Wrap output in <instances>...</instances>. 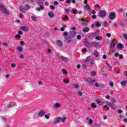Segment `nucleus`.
<instances>
[{
  "instance_id": "0e129e2a",
  "label": "nucleus",
  "mask_w": 127,
  "mask_h": 127,
  "mask_svg": "<svg viewBox=\"0 0 127 127\" xmlns=\"http://www.w3.org/2000/svg\"><path fill=\"white\" fill-rule=\"evenodd\" d=\"M111 102H112V103H116V99L112 98L111 100Z\"/></svg>"
},
{
  "instance_id": "f3484780",
  "label": "nucleus",
  "mask_w": 127,
  "mask_h": 127,
  "mask_svg": "<svg viewBox=\"0 0 127 127\" xmlns=\"http://www.w3.org/2000/svg\"><path fill=\"white\" fill-rule=\"evenodd\" d=\"M60 121H61V118L60 117H58V118H57L55 120V121L54 122V124H59V123L60 122Z\"/></svg>"
},
{
  "instance_id": "4468645a",
  "label": "nucleus",
  "mask_w": 127,
  "mask_h": 127,
  "mask_svg": "<svg viewBox=\"0 0 127 127\" xmlns=\"http://www.w3.org/2000/svg\"><path fill=\"white\" fill-rule=\"evenodd\" d=\"M56 43L58 46L60 47H62V45H63V44L62 43V42L60 40H57L56 41Z\"/></svg>"
},
{
  "instance_id": "8fccbe9b",
  "label": "nucleus",
  "mask_w": 127,
  "mask_h": 127,
  "mask_svg": "<svg viewBox=\"0 0 127 127\" xmlns=\"http://www.w3.org/2000/svg\"><path fill=\"white\" fill-rule=\"evenodd\" d=\"M92 124H93V120L92 119H89V124L92 125Z\"/></svg>"
},
{
  "instance_id": "09e8293b",
  "label": "nucleus",
  "mask_w": 127,
  "mask_h": 127,
  "mask_svg": "<svg viewBox=\"0 0 127 127\" xmlns=\"http://www.w3.org/2000/svg\"><path fill=\"white\" fill-rule=\"evenodd\" d=\"M63 35L64 36H68V33L67 32H64L63 33Z\"/></svg>"
},
{
  "instance_id": "cd10ccee",
  "label": "nucleus",
  "mask_w": 127,
  "mask_h": 127,
  "mask_svg": "<svg viewBox=\"0 0 127 127\" xmlns=\"http://www.w3.org/2000/svg\"><path fill=\"white\" fill-rule=\"evenodd\" d=\"M95 57H99V52L97 51H95L93 53Z\"/></svg>"
},
{
  "instance_id": "dca6fc26",
  "label": "nucleus",
  "mask_w": 127,
  "mask_h": 127,
  "mask_svg": "<svg viewBox=\"0 0 127 127\" xmlns=\"http://www.w3.org/2000/svg\"><path fill=\"white\" fill-rule=\"evenodd\" d=\"M0 9H1V10H5V9H6V8H5V7H4V5H3L2 4V3H0Z\"/></svg>"
},
{
  "instance_id": "774afa93",
  "label": "nucleus",
  "mask_w": 127,
  "mask_h": 127,
  "mask_svg": "<svg viewBox=\"0 0 127 127\" xmlns=\"http://www.w3.org/2000/svg\"><path fill=\"white\" fill-rule=\"evenodd\" d=\"M123 122H124V123H127V118H124V119H123Z\"/></svg>"
},
{
  "instance_id": "39448f33",
  "label": "nucleus",
  "mask_w": 127,
  "mask_h": 127,
  "mask_svg": "<svg viewBox=\"0 0 127 127\" xmlns=\"http://www.w3.org/2000/svg\"><path fill=\"white\" fill-rule=\"evenodd\" d=\"M38 4H39V5H41L39 8H37V10H38V11H40V10L44 9V7L42 6L43 5V1H38Z\"/></svg>"
},
{
  "instance_id": "bb28decb",
  "label": "nucleus",
  "mask_w": 127,
  "mask_h": 127,
  "mask_svg": "<svg viewBox=\"0 0 127 127\" xmlns=\"http://www.w3.org/2000/svg\"><path fill=\"white\" fill-rule=\"evenodd\" d=\"M90 75L94 77V76H96V75H97V72L95 71H92L90 72Z\"/></svg>"
},
{
  "instance_id": "603ef678",
  "label": "nucleus",
  "mask_w": 127,
  "mask_h": 127,
  "mask_svg": "<svg viewBox=\"0 0 127 127\" xmlns=\"http://www.w3.org/2000/svg\"><path fill=\"white\" fill-rule=\"evenodd\" d=\"M63 72L64 73V74H67L68 73V71H67V70L63 69Z\"/></svg>"
},
{
  "instance_id": "a878e982",
  "label": "nucleus",
  "mask_w": 127,
  "mask_h": 127,
  "mask_svg": "<svg viewBox=\"0 0 127 127\" xmlns=\"http://www.w3.org/2000/svg\"><path fill=\"white\" fill-rule=\"evenodd\" d=\"M1 120L3 123H6V122H7L8 121V119L4 117H1Z\"/></svg>"
},
{
  "instance_id": "393cba45",
  "label": "nucleus",
  "mask_w": 127,
  "mask_h": 127,
  "mask_svg": "<svg viewBox=\"0 0 127 127\" xmlns=\"http://www.w3.org/2000/svg\"><path fill=\"white\" fill-rule=\"evenodd\" d=\"M124 44L122 43H119L118 45L117 46V48H124Z\"/></svg>"
},
{
  "instance_id": "9b49d317",
  "label": "nucleus",
  "mask_w": 127,
  "mask_h": 127,
  "mask_svg": "<svg viewBox=\"0 0 127 127\" xmlns=\"http://www.w3.org/2000/svg\"><path fill=\"white\" fill-rule=\"evenodd\" d=\"M54 108L55 109H59V108H61V103H57L54 105Z\"/></svg>"
},
{
  "instance_id": "f704fd0d",
  "label": "nucleus",
  "mask_w": 127,
  "mask_h": 127,
  "mask_svg": "<svg viewBox=\"0 0 127 127\" xmlns=\"http://www.w3.org/2000/svg\"><path fill=\"white\" fill-rule=\"evenodd\" d=\"M31 19L33 20V21H36L37 18L35 16H32Z\"/></svg>"
},
{
  "instance_id": "b1692460",
  "label": "nucleus",
  "mask_w": 127,
  "mask_h": 127,
  "mask_svg": "<svg viewBox=\"0 0 127 127\" xmlns=\"http://www.w3.org/2000/svg\"><path fill=\"white\" fill-rule=\"evenodd\" d=\"M111 47H115L116 46V41H113L111 44H110Z\"/></svg>"
},
{
  "instance_id": "de8ad7c7",
  "label": "nucleus",
  "mask_w": 127,
  "mask_h": 127,
  "mask_svg": "<svg viewBox=\"0 0 127 127\" xmlns=\"http://www.w3.org/2000/svg\"><path fill=\"white\" fill-rule=\"evenodd\" d=\"M91 18H92V19H95V18H97V15H93L91 16Z\"/></svg>"
},
{
  "instance_id": "e2e57ef3",
  "label": "nucleus",
  "mask_w": 127,
  "mask_h": 127,
  "mask_svg": "<svg viewBox=\"0 0 127 127\" xmlns=\"http://www.w3.org/2000/svg\"><path fill=\"white\" fill-rule=\"evenodd\" d=\"M20 58H21V59H23L24 58V56H23V55L22 54H20Z\"/></svg>"
},
{
  "instance_id": "412c9836",
  "label": "nucleus",
  "mask_w": 127,
  "mask_h": 127,
  "mask_svg": "<svg viewBox=\"0 0 127 127\" xmlns=\"http://www.w3.org/2000/svg\"><path fill=\"white\" fill-rule=\"evenodd\" d=\"M90 59H91V56H88L87 58L85 59V60L84 61V63H87V62L90 61Z\"/></svg>"
},
{
  "instance_id": "e433bc0d",
  "label": "nucleus",
  "mask_w": 127,
  "mask_h": 127,
  "mask_svg": "<svg viewBox=\"0 0 127 127\" xmlns=\"http://www.w3.org/2000/svg\"><path fill=\"white\" fill-rule=\"evenodd\" d=\"M65 121H66V118L65 117H63V118H61V122H62V123H64Z\"/></svg>"
},
{
  "instance_id": "20e7f679",
  "label": "nucleus",
  "mask_w": 127,
  "mask_h": 127,
  "mask_svg": "<svg viewBox=\"0 0 127 127\" xmlns=\"http://www.w3.org/2000/svg\"><path fill=\"white\" fill-rule=\"evenodd\" d=\"M109 19L111 20H114L117 17V15L116 14V13L115 12H111L109 15Z\"/></svg>"
},
{
  "instance_id": "0eeeda50",
  "label": "nucleus",
  "mask_w": 127,
  "mask_h": 127,
  "mask_svg": "<svg viewBox=\"0 0 127 127\" xmlns=\"http://www.w3.org/2000/svg\"><path fill=\"white\" fill-rule=\"evenodd\" d=\"M69 36L73 38L76 36V34H77V32L76 31H70L69 32Z\"/></svg>"
},
{
  "instance_id": "4be33fe9",
  "label": "nucleus",
  "mask_w": 127,
  "mask_h": 127,
  "mask_svg": "<svg viewBox=\"0 0 127 127\" xmlns=\"http://www.w3.org/2000/svg\"><path fill=\"white\" fill-rule=\"evenodd\" d=\"M127 84V80H122L121 82V85L122 86H126Z\"/></svg>"
},
{
  "instance_id": "79ce46f5",
  "label": "nucleus",
  "mask_w": 127,
  "mask_h": 127,
  "mask_svg": "<svg viewBox=\"0 0 127 127\" xmlns=\"http://www.w3.org/2000/svg\"><path fill=\"white\" fill-rule=\"evenodd\" d=\"M76 38H77V39H78L79 40H81V38H82V37H81V35H78L76 36Z\"/></svg>"
},
{
  "instance_id": "aec40b11",
  "label": "nucleus",
  "mask_w": 127,
  "mask_h": 127,
  "mask_svg": "<svg viewBox=\"0 0 127 127\" xmlns=\"http://www.w3.org/2000/svg\"><path fill=\"white\" fill-rule=\"evenodd\" d=\"M90 31V29L87 27H85L83 29V32L84 33L89 32Z\"/></svg>"
},
{
  "instance_id": "a19ab883",
  "label": "nucleus",
  "mask_w": 127,
  "mask_h": 127,
  "mask_svg": "<svg viewBox=\"0 0 127 127\" xmlns=\"http://www.w3.org/2000/svg\"><path fill=\"white\" fill-rule=\"evenodd\" d=\"M64 84H67V83H69V80H67L66 79H64Z\"/></svg>"
},
{
  "instance_id": "5701e85b",
  "label": "nucleus",
  "mask_w": 127,
  "mask_h": 127,
  "mask_svg": "<svg viewBox=\"0 0 127 127\" xmlns=\"http://www.w3.org/2000/svg\"><path fill=\"white\" fill-rule=\"evenodd\" d=\"M3 13H5V14H6L7 15H8L10 13V12H9V10H4L3 11Z\"/></svg>"
},
{
  "instance_id": "2eb2a0df",
  "label": "nucleus",
  "mask_w": 127,
  "mask_h": 127,
  "mask_svg": "<svg viewBox=\"0 0 127 127\" xmlns=\"http://www.w3.org/2000/svg\"><path fill=\"white\" fill-rule=\"evenodd\" d=\"M20 29L23 31H28V28L26 26H22L20 27Z\"/></svg>"
},
{
  "instance_id": "423d86ee",
  "label": "nucleus",
  "mask_w": 127,
  "mask_h": 127,
  "mask_svg": "<svg viewBox=\"0 0 127 127\" xmlns=\"http://www.w3.org/2000/svg\"><path fill=\"white\" fill-rule=\"evenodd\" d=\"M85 82H87L90 85H93V84H94L95 82H96V80L95 79H91V78H86L85 79Z\"/></svg>"
},
{
  "instance_id": "f03ea898",
  "label": "nucleus",
  "mask_w": 127,
  "mask_h": 127,
  "mask_svg": "<svg viewBox=\"0 0 127 127\" xmlns=\"http://www.w3.org/2000/svg\"><path fill=\"white\" fill-rule=\"evenodd\" d=\"M25 8H23L22 6H20L19 7V10L20 11H21V12H23V13H25V12H26V10H28V9H30V6L28 4H26L24 6Z\"/></svg>"
},
{
  "instance_id": "69168bd1",
  "label": "nucleus",
  "mask_w": 127,
  "mask_h": 127,
  "mask_svg": "<svg viewBox=\"0 0 127 127\" xmlns=\"http://www.w3.org/2000/svg\"><path fill=\"white\" fill-rule=\"evenodd\" d=\"M20 44L21 45H24V44H25L24 42H23V41H21L20 42Z\"/></svg>"
},
{
  "instance_id": "f8f14e48",
  "label": "nucleus",
  "mask_w": 127,
  "mask_h": 127,
  "mask_svg": "<svg viewBox=\"0 0 127 127\" xmlns=\"http://www.w3.org/2000/svg\"><path fill=\"white\" fill-rule=\"evenodd\" d=\"M38 115L39 117H43L45 115V111L41 110L38 113Z\"/></svg>"
},
{
  "instance_id": "338daca9",
  "label": "nucleus",
  "mask_w": 127,
  "mask_h": 127,
  "mask_svg": "<svg viewBox=\"0 0 127 127\" xmlns=\"http://www.w3.org/2000/svg\"><path fill=\"white\" fill-rule=\"evenodd\" d=\"M94 64H95V61H92L90 62V65H94Z\"/></svg>"
},
{
  "instance_id": "c03bdc74",
  "label": "nucleus",
  "mask_w": 127,
  "mask_h": 127,
  "mask_svg": "<svg viewBox=\"0 0 127 127\" xmlns=\"http://www.w3.org/2000/svg\"><path fill=\"white\" fill-rule=\"evenodd\" d=\"M18 33L20 35H22V34H23V32H22V31H18Z\"/></svg>"
},
{
  "instance_id": "3c124183",
  "label": "nucleus",
  "mask_w": 127,
  "mask_h": 127,
  "mask_svg": "<svg viewBox=\"0 0 127 127\" xmlns=\"http://www.w3.org/2000/svg\"><path fill=\"white\" fill-rule=\"evenodd\" d=\"M117 112L118 113V114H122L123 113V110H122L121 109H119L117 111Z\"/></svg>"
},
{
  "instance_id": "052dcab7",
  "label": "nucleus",
  "mask_w": 127,
  "mask_h": 127,
  "mask_svg": "<svg viewBox=\"0 0 127 127\" xmlns=\"http://www.w3.org/2000/svg\"><path fill=\"white\" fill-rule=\"evenodd\" d=\"M82 67L83 69H86L87 68V65L86 64H82Z\"/></svg>"
},
{
  "instance_id": "7ed1b4c3",
  "label": "nucleus",
  "mask_w": 127,
  "mask_h": 127,
  "mask_svg": "<svg viewBox=\"0 0 127 127\" xmlns=\"http://www.w3.org/2000/svg\"><path fill=\"white\" fill-rule=\"evenodd\" d=\"M106 15H107V12L105 10H101L99 12L98 16L101 18H104L106 17Z\"/></svg>"
},
{
  "instance_id": "58836bf2",
  "label": "nucleus",
  "mask_w": 127,
  "mask_h": 127,
  "mask_svg": "<svg viewBox=\"0 0 127 127\" xmlns=\"http://www.w3.org/2000/svg\"><path fill=\"white\" fill-rule=\"evenodd\" d=\"M2 45H3V46H7L8 45V43H7V42H3L2 43Z\"/></svg>"
},
{
  "instance_id": "6e6552de",
  "label": "nucleus",
  "mask_w": 127,
  "mask_h": 127,
  "mask_svg": "<svg viewBox=\"0 0 127 127\" xmlns=\"http://www.w3.org/2000/svg\"><path fill=\"white\" fill-rule=\"evenodd\" d=\"M65 40H66L67 43H71V41H72V38L70 36V35H68L64 37Z\"/></svg>"
},
{
  "instance_id": "9d476101",
  "label": "nucleus",
  "mask_w": 127,
  "mask_h": 127,
  "mask_svg": "<svg viewBox=\"0 0 127 127\" xmlns=\"http://www.w3.org/2000/svg\"><path fill=\"white\" fill-rule=\"evenodd\" d=\"M95 36H98V33H93L92 34L88 36V37L89 38H90V39H93Z\"/></svg>"
},
{
  "instance_id": "5fc2aeb1",
  "label": "nucleus",
  "mask_w": 127,
  "mask_h": 127,
  "mask_svg": "<svg viewBox=\"0 0 127 127\" xmlns=\"http://www.w3.org/2000/svg\"><path fill=\"white\" fill-rule=\"evenodd\" d=\"M45 118H46V119H47V120H49V115H45Z\"/></svg>"
},
{
  "instance_id": "a211bd4d",
  "label": "nucleus",
  "mask_w": 127,
  "mask_h": 127,
  "mask_svg": "<svg viewBox=\"0 0 127 127\" xmlns=\"http://www.w3.org/2000/svg\"><path fill=\"white\" fill-rule=\"evenodd\" d=\"M108 106L111 107V109H113V110H116V109H117V107L115 106H114L112 102H110L109 104H108Z\"/></svg>"
},
{
  "instance_id": "ea45409f",
  "label": "nucleus",
  "mask_w": 127,
  "mask_h": 127,
  "mask_svg": "<svg viewBox=\"0 0 127 127\" xmlns=\"http://www.w3.org/2000/svg\"><path fill=\"white\" fill-rule=\"evenodd\" d=\"M15 38H21V36L20 35L17 34L15 36Z\"/></svg>"
},
{
  "instance_id": "864d4df0",
  "label": "nucleus",
  "mask_w": 127,
  "mask_h": 127,
  "mask_svg": "<svg viewBox=\"0 0 127 127\" xmlns=\"http://www.w3.org/2000/svg\"><path fill=\"white\" fill-rule=\"evenodd\" d=\"M123 36L126 40H127V34H123Z\"/></svg>"
},
{
  "instance_id": "680f3d73",
  "label": "nucleus",
  "mask_w": 127,
  "mask_h": 127,
  "mask_svg": "<svg viewBox=\"0 0 127 127\" xmlns=\"http://www.w3.org/2000/svg\"><path fill=\"white\" fill-rule=\"evenodd\" d=\"M50 8L51 9H55V7L54 6H53V5H50Z\"/></svg>"
},
{
  "instance_id": "bf43d9fd",
  "label": "nucleus",
  "mask_w": 127,
  "mask_h": 127,
  "mask_svg": "<svg viewBox=\"0 0 127 127\" xmlns=\"http://www.w3.org/2000/svg\"><path fill=\"white\" fill-rule=\"evenodd\" d=\"M11 66L12 68H14L15 67V66H16V65L15 64H11Z\"/></svg>"
},
{
  "instance_id": "4c0bfd02",
  "label": "nucleus",
  "mask_w": 127,
  "mask_h": 127,
  "mask_svg": "<svg viewBox=\"0 0 127 127\" xmlns=\"http://www.w3.org/2000/svg\"><path fill=\"white\" fill-rule=\"evenodd\" d=\"M91 108H97V105L95 104V103H92L91 104Z\"/></svg>"
},
{
  "instance_id": "72a5a7b5",
  "label": "nucleus",
  "mask_w": 127,
  "mask_h": 127,
  "mask_svg": "<svg viewBox=\"0 0 127 127\" xmlns=\"http://www.w3.org/2000/svg\"><path fill=\"white\" fill-rule=\"evenodd\" d=\"M96 103H97V104L98 105H99V104L101 103V99H97L95 100Z\"/></svg>"
},
{
  "instance_id": "1a4fd4ad",
  "label": "nucleus",
  "mask_w": 127,
  "mask_h": 127,
  "mask_svg": "<svg viewBox=\"0 0 127 127\" xmlns=\"http://www.w3.org/2000/svg\"><path fill=\"white\" fill-rule=\"evenodd\" d=\"M60 58L62 61H64V62H68L69 61V59L66 57L61 56Z\"/></svg>"
},
{
  "instance_id": "37998d69",
  "label": "nucleus",
  "mask_w": 127,
  "mask_h": 127,
  "mask_svg": "<svg viewBox=\"0 0 127 127\" xmlns=\"http://www.w3.org/2000/svg\"><path fill=\"white\" fill-rule=\"evenodd\" d=\"M82 25H83L84 26L87 25V22L85 21H83L82 22Z\"/></svg>"
},
{
  "instance_id": "f257e3e1",
  "label": "nucleus",
  "mask_w": 127,
  "mask_h": 127,
  "mask_svg": "<svg viewBox=\"0 0 127 127\" xmlns=\"http://www.w3.org/2000/svg\"><path fill=\"white\" fill-rule=\"evenodd\" d=\"M83 43L87 47H97V46H100V43L98 42H93L90 43L88 42V39L86 38L84 39Z\"/></svg>"
},
{
  "instance_id": "13d9d810",
  "label": "nucleus",
  "mask_w": 127,
  "mask_h": 127,
  "mask_svg": "<svg viewBox=\"0 0 127 127\" xmlns=\"http://www.w3.org/2000/svg\"><path fill=\"white\" fill-rule=\"evenodd\" d=\"M113 26H114V27H118V24H117V23L114 22L113 23Z\"/></svg>"
},
{
  "instance_id": "7c9ffc66",
  "label": "nucleus",
  "mask_w": 127,
  "mask_h": 127,
  "mask_svg": "<svg viewBox=\"0 0 127 127\" xmlns=\"http://www.w3.org/2000/svg\"><path fill=\"white\" fill-rule=\"evenodd\" d=\"M84 7L85 9H87V10H89L90 9V6L89 5V4L86 3V5L84 6Z\"/></svg>"
},
{
  "instance_id": "c85d7f7f",
  "label": "nucleus",
  "mask_w": 127,
  "mask_h": 127,
  "mask_svg": "<svg viewBox=\"0 0 127 127\" xmlns=\"http://www.w3.org/2000/svg\"><path fill=\"white\" fill-rule=\"evenodd\" d=\"M103 24H104V27L107 28L109 26V23L107 21L103 22Z\"/></svg>"
},
{
  "instance_id": "c9c22d12",
  "label": "nucleus",
  "mask_w": 127,
  "mask_h": 127,
  "mask_svg": "<svg viewBox=\"0 0 127 127\" xmlns=\"http://www.w3.org/2000/svg\"><path fill=\"white\" fill-rule=\"evenodd\" d=\"M64 11H65V12L67 13V14H69V12H70V9H69L68 8H65Z\"/></svg>"
},
{
  "instance_id": "ddd939ff",
  "label": "nucleus",
  "mask_w": 127,
  "mask_h": 127,
  "mask_svg": "<svg viewBox=\"0 0 127 127\" xmlns=\"http://www.w3.org/2000/svg\"><path fill=\"white\" fill-rule=\"evenodd\" d=\"M48 15L51 18H53V17L55 16L54 13H53L52 11L49 12Z\"/></svg>"
},
{
  "instance_id": "49530a36",
  "label": "nucleus",
  "mask_w": 127,
  "mask_h": 127,
  "mask_svg": "<svg viewBox=\"0 0 127 127\" xmlns=\"http://www.w3.org/2000/svg\"><path fill=\"white\" fill-rule=\"evenodd\" d=\"M107 67L109 69V70H111V69L113 68L112 66H110L109 64H107Z\"/></svg>"
},
{
  "instance_id": "473e14b6",
  "label": "nucleus",
  "mask_w": 127,
  "mask_h": 127,
  "mask_svg": "<svg viewBox=\"0 0 127 127\" xmlns=\"http://www.w3.org/2000/svg\"><path fill=\"white\" fill-rule=\"evenodd\" d=\"M96 39H97V40H102V39H103V37L100 36H97Z\"/></svg>"
},
{
  "instance_id": "6e6d98bb",
  "label": "nucleus",
  "mask_w": 127,
  "mask_h": 127,
  "mask_svg": "<svg viewBox=\"0 0 127 127\" xmlns=\"http://www.w3.org/2000/svg\"><path fill=\"white\" fill-rule=\"evenodd\" d=\"M70 29H71V30H72V31H75V30H76V27H71L70 28Z\"/></svg>"
},
{
  "instance_id": "2f4dec72",
  "label": "nucleus",
  "mask_w": 127,
  "mask_h": 127,
  "mask_svg": "<svg viewBox=\"0 0 127 127\" xmlns=\"http://www.w3.org/2000/svg\"><path fill=\"white\" fill-rule=\"evenodd\" d=\"M15 105V103H11L10 104H9L7 105V108H11V107H13Z\"/></svg>"
},
{
  "instance_id": "6ab92c4d",
  "label": "nucleus",
  "mask_w": 127,
  "mask_h": 127,
  "mask_svg": "<svg viewBox=\"0 0 127 127\" xmlns=\"http://www.w3.org/2000/svg\"><path fill=\"white\" fill-rule=\"evenodd\" d=\"M95 26L96 27H101L102 26V25L101 24V23L99 21H96L95 22Z\"/></svg>"
},
{
  "instance_id": "c756f323",
  "label": "nucleus",
  "mask_w": 127,
  "mask_h": 127,
  "mask_svg": "<svg viewBox=\"0 0 127 127\" xmlns=\"http://www.w3.org/2000/svg\"><path fill=\"white\" fill-rule=\"evenodd\" d=\"M73 86L74 89H79V85H78V84L74 83Z\"/></svg>"
},
{
  "instance_id": "a18cd8bd",
  "label": "nucleus",
  "mask_w": 127,
  "mask_h": 127,
  "mask_svg": "<svg viewBox=\"0 0 127 127\" xmlns=\"http://www.w3.org/2000/svg\"><path fill=\"white\" fill-rule=\"evenodd\" d=\"M17 49L19 52H22V51H23V50H22V48H17Z\"/></svg>"
},
{
  "instance_id": "4d7b16f0",
  "label": "nucleus",
  "mask_w": 127,
  "mask_h": 127,
  "mask_svg": "<svg viewBox=\"0 0 127 127\" xmlns=\"http://www.w3.org/2000/svg\"><path fill=\"white\" fill-rule=\"evenodd\" d=\"M63 20H66V19H68V16L66 15L65 16V17L63 18Z\"/></svg>"
}]
</instances>
